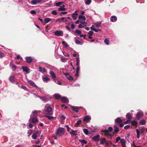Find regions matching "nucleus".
Wrapping results in <instances>:
<instances>
[{
  "instance_id": "f257e3e1",
  "label": "nucleus",
  "mask_w": 147,
  "mask_h": 147,
  "mask_svg": "<svg viewBox=\"0 0 147 147\" xmlns=\"http://www.w3.org/2000/svg\"><path fill=\"white\" fill-rule=\"evenodd\" d=\"M52 110V108L49 104H46L45 107L44 113L46 115H48V113L51 112Z\"/></svg>"
},
{
  "instance_id": "f03ea898",
  "label": "nucleus",
  "mask_w": 147,
  "mask_h": 147,
  "mask_svg": "<svg viewBox=\"0 0 147 147\" xmlns=\"http://www.w3.org/2000/svg\"><path fill=\"white\" fill-rule=\"evenodd\" d=\"M64 134V130L63 128L59 127L57 132V135L58 136H61Z\"/></svg>"
},
{
  "instance_id": "7ed1b4c3",
  "label": "nucleus",
  "mask_w": 147,
  "mask_h": 147,
  "mask_svg": "<svg viewBox=\"0 0 147 147\" xmlns=\"http://www.w3.org/2000/svg\"><path fill=\"white\" fill-rule=\"evenodd\" d=\"M136 131L137 132V137L138 138H139L140 137V133L142 134L145 131V129L143 127L140 129V131L138 130V129H136Z\"/></svg>"
},
{
  "instance_id": "20e7f679",
  "label": "nucleus",
  "mask_w": 147,
  "mask_h": 147,
  "mask_svg": "<svg viewBox=\"0 0 147 147\" xmlns=\"http://www.w3.org/2000/svg\"><path fill=\"white\" fill-rule=\"evenodd\" d=\"M103 132L105 134V135L107 136L111 137L113 135V133L112 134L110 133L108 130H104L103 131Z\"/></svg>"
},
{
  "instance_id": "39448f33",
  "label": "nucleus",
  "mask_w": 147,
  "mask_h": 147,
  "mask_svg": "<svg viewBox=\"0 0 147 147\" xmlns=\"http://www.w3.org/2000/svg\"><path fill=\"white\" fill-rule=\"evenodd\" d=\"M39 111L35 110L33 111L31 115H30L31 117L29 120V121L31 119V118L32 117H35L37 116L38 114L39 113Z\"/></svg>"
},
{
  "instance_id": "423d86ee",
  "label": "nucleus",
  "mask_w": 147,
  "mask_h": 147,
  "mask_svg": "<svg viewBox=\"0 0 147 147\" xmlns=\"http://www.w3.org/2000/svg\"><path fill=\"white\" fill-rule=\"evenodd\" d=\"M81 24L78 26L79 28H82L87 26V23L84 21L81 22Z\"/></svg>"
},
{
  "instance_id": "0eeeda50",
  "label": "nucleus",
  "mask_w": 147,
  "mask_h": 147,
  "mask_svg": "<svg viewBox=\"0 0 147 147\" xmlns=\"http://www.w3.org/2000/svg\"><path fill=\"white\" fill-rule=\"evenodd\" d=\"M54 34L56 36H62L63 35V32L62 30L57 31L55 32Z\"/></svg>"
},
{
  "instance_id": "6e6552de",
  "label": "nucleus",
  "mask_w": 147,
  "mask_h": 147,
  "mask_svg": "<svg viewBox=\"0 0 147 147\" xmlns=\"http://www.w3.org/2000/svg\"><path fill=\"white\" fill-rule=\"evenodd\" d=\"M91 119V117L89 115L86 116L84 118L83 121L84 122H88Z\"/></svg>"
},
{
  "instance_id": "1a4fd4ad",
  "label": "nucleus",
  "mask_w": 147,
  "mask_h": 147,
  "mask_svg": "<svg viewBox=\"0 0 147 147\" xmlns=\"http://www.w3.org/2000/svg\"><path fill=\"white\" fill-rule=\"evenodd\" d=\"M78 15V11H75L74 13L72 14V17L74 20H76L77 17Z\"/></svg>"
},
{
  "instance_id": "9d476101",
  "label": "nucleus",
  "mask_w": 147,
  "mask_h": 147,
  "mask_svg": "<svg viewBox=\"0 0 147 147\" xmlns=\"http://www.w3.org/2000/svg\"><path fill=\"white\" fill-rule=\"evenodd\" d=\"M120 143L122 147H126V142L125 139H122L121 140Z\"/></svg>"
},
{
  "instance_id": "9b49d317",
  "label": "nucleus",
  "mask_w": 147,
  "mask_h": 147,
  "mask_svg": "<svg viewBox=\"0 0 147 147\" xmlns=\"http://www.w3.org/2000/svg\"><path fill=\"white\" fill-rule=\"evenodd\" d=\"M65 5L64 4H63L58 9V10L59 11H64L66 10L65 8Z\"/></svg>"
},
{
  "instance_id": "f8f14e48",
  "label": "nucleus",
  "mask_w": 147,
  "mask_h": 147,
  "mask_svg": "<svg viewBox=\"0 0 147 147\" xmlns=\"http://www.w3.org/2000/svg\"><path fill=\"white\" fill-rule=\"evenodd\" d=\"M61 100L62 102H64L68 103L69 102L68 98L66 97H62L61 99Z\"/></svg>"
},
{
  "instance_id": "ddd939ff",
  "label": "nucleus",
  "mask_w": 147,
  "mask_h": 147,
  "mask_svg": "<svg viewBox=\"0 0 147 147\" xmlns=\"http://www.w3.org/2000/svg\"><path fill=\"white\" fill-rule=\"evenodd\" d=\"M100 136L99 135H97L94 136L92 138V139L95 141H98L99 140Z\"/></svg>"
},
{
  "instance_id": "4468645a",
  "label": "nucleus",
  "mask_w": 147,
  "mask_h": 147,
  "mask_svg": "<svg viewBox=\"0 0 147 147\" xmlns=\"http://www.w3.org/2000/svg\"><path fill=\"white\" fill-rule=\"evenodd\" d=\"M107 143L106 140L104 138H103L100 139V144H105Z\"/></svg>"
},
{
  "instance_id": "2eb2a0df",
  "label": "nucleus",
  "mask_w": 147,
  "mask_h": 147,
  "mask_svg": "<svg viewBox=\"0 0 147 147\" xmlns=\"http://www.w3.org/2000/svg\"><path fill=\"white\" fill-rule=\"evenodd\" d=\"M115 121L116 123H121L123 121L122 120L120 117H117L115 120Z\"/></svg>"
},
{
  "instance_id": "dca6fc26",
  "label": "nucleus",
  "mask_w": 147,
  "mask_h": 147,
  "mask_svg": "<svg viewBox=\"0 0 147 147\" xmlns=\"http://www.w3.org/2000/svg\"><path fill=\"white\" fill-rule=\"evenodd\" d=\"M54 20V19H52L49 18H46L44 19V22L46 23H47L50 21H51Z\"/></svg>"
},
{
  "instance_id": "f3484780",
  "label": "nucleus",
  "mask_w": 147,
  "mask_h": 147,
  "mask_svg": "<svg viewBox=\"0 0 147 147\" xmlns=\"http://www.w3.org/2000/svg\"><path fill=\"white\" fill-rule=\"evenodd\" d=\"M22 69L24 71L26 72L27 73H29V70L27 67L25 66L22 67Z\"/></svg>"
},
{
  "instance_id": "a211bd4d",
  "label": "nucleus",
  "mask_w": 147,
  "mask_h": 147,
  "mask_svg": "<svg viewBox=\"0 0 147 147\" xmlns=\"http://www.w3.org/2000/svg\"><path fill=\"white\" fill-rule=\"evenodd\" d=\"M26 62L28 63H30L32 61V59L30 57H26Z\"/></svg>"
},
{
  "instance_id": "6ab92c4d",
  "label": "nucleus",
  "mask_w": 147,
  "mask_h": 147,
  "mask_svg": "<svg viewBox=\"0 0 147 147\" xmlns=\"http://www.w3.org/2000/svg\"><path fill=\"white\" fill-rule=\"evenodd\" d=\"M111 21L112 22H115L117 20V17L114 16H112L111 17Z\"/></svg>"
},
{
  "instance_id": "aec40b11",
  "label": "nucleus",
  "mask_w": 147,
  "mask_h": 147,
  "mask_svg": "<svg viewBox=\"0 0 147 147\" xmlns=\"http://www.w3.org/2000/svg\"><path fill=\"white\" fill-rule=\"evenodd\" d=\"M28 83L31 86L34 87H37V86L34 83L31 81H28Z\"/></svg>"
},
{
  "instance_id": "412c9836",
  "label": "nucleus",
  "mask_w": 147,
  "mask_h": 147,
  "mask_svg": "<svg viewBox=\"0 0 147 147\" xmlns=\"http://www.w3.org/2000/svg\"><path fill=\"white\" fill-rule=\"evenodd\" d=\"M143 115V113L141 112H138L137 114L136 117L137 118V119H140V117L142 115Z\"/></svg>"
},
{
  "instance_id": "4be33fe9",
  "label": "nucleus",
  "mask_w": 147,
  "mask_h": 147,
  "mask_svg": "<svg viewBox=\"0 0 147 147\" xmlns=\"http://www.w3.org/2000/svg\"><path fill=\"white\" fill-rule=\"evenodd\" d=\"M42 79L44 82H47L49 81L50 80V79L47 77H43Z\"/></svg>"
},
{
  "instance_id": "5701e85b",
  "label": "nucleus",
  "mask_w": 147,
  "mask_h": 147,
  "mask_svg": "<svg viewBox=\"0 0 147 147\" xmlns=\"http://www.w3.org/2000/svg\"><path fill=\"white\" fill-rule=\"evenodd\" d=\"M10 65L12 69L13 70H14L16 69V65H14L12 63H10Z\"/></svg>"
},
{
  "instance_id": "b1692460",
  "label": "nucleus",
  "mask_w": 147,
  "mask_h": 147,
  "mask_svg": "<svg viewBox=\"0 0 147 147\" xmlns=\"http://www.w3.org/2000/svg\"><path fill=\"white\" fill-rule=\"evenodd\" d=\"M126 117L127 119H128L130 120L132 117V116L131 115V114L129 113H127V114L126 115Z\"/></svg>"
},
{
  "instance_id": "393cba45",
  "label": "nucleus",
  "mask_w": 147,
  "mask_h": 147,
  "mask_svg": "<svg viewBox=\"0 0 147 147\" xmlns=\"http://www.w3.org/2000/svg\"><path fill=\"white\" fill-rule=\"evenodd\" d=\"M54 96L57 99H59L61 98V96L59 94H54Z\"/></svg>"
},
{
  "instance_id": "a878e982",
  "label": "nucleus",
  "mask_w": 147,
  "mask_h": 147,
  "mask_svg": "<svg viewBox=\"0 0 147 147\" xmlns=\"http://www.w3.org/2000/svg\"><path fill=\"white\" fill-rule=\"evenodd\" d=\"M50 74L52 76V78L53 79H55L56 78V76L55 73L53 71H51L50 73Z\"/></svg>"
},
{
  "instance_id": "bb28decb",
  "label": "nucleus",
  "mask_w": 147,
  "mask_h": 147,
  "mask_svg": "<svg viewBox=\"0 0 147 147\" xmlns=\"http://www.w3.org/2000/svg\"><path fill=\"white\" fill-rule=\"evenodd\" d=\"M76 132V131L73 130L71 132H70V134L72 136H76L77 134Z\"/></svg>"
},
{
  "instance_id": "cd10ccee",
  "label": "nucleus",
  "mask_w": 147,
  "mask_h": 147,
  "mask_svg": "<svg viewBox=\"0 0 147 147\" xmlns=\"http://www.w3.org/2000/svg\"><path fill=\"white\" fill-rule=\"evenodd\" d=\"M79 141L81 143L82 145H83L84 144H86L87 143V141L84 140H79Z\"/></svg>"
},
{
  "instance_id": "c85d7f7f",
  "label": "nucleus",
  "mask_w": 147,
  "mask_h": 147,
  "mask_svg": "<svg viewBox=\"0 0 147 147\" xmlns=\"http://www.w3.org/2000/svg\"><path fill=\"white\" fill-rule=\"evenodd\" d=\"M39 71L40 72H46V70L45 69V68H42L41 67H39Z\"/></svg>"
},
{
  "instance_id": "c756f323",
  "label": "nucleus",
  "mask_w": 147,
  "mask_h": 147,
  "mask_svg": "<svg viewBox=\"0 0 147 147\" xmlns=\"http://www.w3.org/2000/svg\"><path fill=\"white\" fill-rule=\"evenodd\" d=\"M94 24L96 26L97 28H99L101 25V22H98L94 23Z\"/></svg>"
},
{
  "instance_id": "7c9ffc66",
  "label": "nucleus",
  "mask_w": 147,
  "mask_h": 147,
  "mask_svg": "<svg viewBox=\"0 0 147 147\" xmlns=\"http://www.w3.org/2000/svg\"><path fill=\"white\" fill-rule=\"evenodd\" d=\"M71 108H72V109L73 111H75L77 113L78 112V110L79 109L78 107H71Z\"/></svg>"
},
{
  "instance_id": "2f4dec72",
  "label": "nucleus",
  "mask_w": 147,
  "mask_h": 147,
  "mask_svg": "<svg viewBox=\"0 0 147 147\" xmlns=\"http://www.w3.org/2000/svg\"><path fill=\"white\" fill-rule=\"evenodd\" d=\"M63 3V2H59L56 3V6L57 7H60Z\"/></svg>"
},
{
  "instance_id": "473e14b6",
  "label": "nucleus",
  "mask_w": 147,
  "mask_h": 147,
  "mask_svg": "<svg viewBox=\"0 0 147 147\" xmlns=\"http://www.w3.org/2000/svg\"><path fill=\"white\" fill-rule=\"evenodd\" d=\"M50 116H49L48 115H46V117H47L49 120L53 119V117L51 116V115H52V114H50Z\"/></svg>"
},
{
  "instance_id": "72a5a7b5",
  "label": "nucleus",
  "mask_w": 147,
  "mask_h": 147,
  "mask_svg": "<svg viewBox=\"0 0 147 147\" xmlns=\"http://www.w3.org/2000/svg\"><path fill=\"white\" fill-rule=\"evenodd\" d=\"M78 18L80 19H82L84 21H85L86 20L85 17L82 15L79 16Z\"/></svg>"
},
{
  "instance_id": "f704fd0d",
  "label": "nucleus",
  "mask_w": 147,
  "mask_h": 147,
  "mask_svg": "<svg viewBox=\"0 0 147 147\" xmlns=\"http://www.w3.org/2000/svg\"><path fill=\"white\" fill-rule=\"evenodd\" d=\"M37 135L36 134H34L32 136V138L34 140H36L37 138Z\"/></svg>"
},
{
  "instance_id": "c9c22d12",
  "label": "nucleus",
  "mask_w": 147,
  "mask_h": 147,
  "mask_svg": "<svg viewBox=\"0 0 147 147\" xmlns=\"http://www.w3.org/2000/svg\"><path fill=\"white\" fill-rule=\"evenodd\" d=\"M114 130L115 132L117 133L119 132V128L116 125H115L114 127Z\"/></svg>"
},
{
  "instance_id": "e433bc0d",
  "label": "nucleus",
  "mask_w": 147,
  "mask_h": 147,
  "mask_svg": "<svg viewBox=\"0 0 147 147\" xmlns=\"http://www.w3.org/2000/svg\"><path fill=\"white\" fill-rule=\"evenodd\" d=\"M62 44L63 45V46L65 47L66 48L68 47V44L65 42L64 41H62Z\"/></svg>"
},
{
  "instance_id": "4c0bfd02",
  "label": "nucleus",
  "mask_w": 147,
  "mask_h": 147,
  "mask_svg": "<svg viewBox=\"0 0 147 147\" xmlns=\"http://www.w3.org/2000/svg\"><path fill=\"white\" fill-rule=\"evenodd\" d=\"M32 121L33 123H36L38 122V119L36 117L33 118L32 119Z\"/></svg>"
},
{
  "instance_id": "58836bf2",
  "label": "nucleus",
  "mask_w": 147,
  "mask_h": 147,
  "mask_svg": "<svg viewBox=\"0 0 147 147\" xmlns=\"http://www.w3.org/2000/svg\"><path fill=\"white\" fill-rule=\"evenodd\" d=\"M140 123L141 125H144L146 123V121L145 120H142L140 121Z\"/></svg>"
},
{
  "instance_id": "ea45409f",
  "label": "nucleus",
  "mask_w": 147,
  "mask_h": 147,
  "mask_svg": "<svg viewBox=\"0 0 147 147\" xmlns=\"http://www.w3.org/2000/svg\"><path fill=\"white\" fill-rule=\"evenodd\" d=\"M131 123V124L133 126L136 125L137 124V122L135 120L132 121Z\"/></svg>"
},
{
  "instance_id": "a19ab883",
  "label": "nucleus",
  "mask_w": 147,
  "mask_h": 147,
  "mask_svg": "<svg viewBox=\"0 0 147 147\" xmlns=\"http://www.w3.org/2000/svg\"><path fill=\"white\" fill-rule=\"evenodd\" d=\"M32 133V130H29L28 131V136H30Z\"/></svg>"
},
{
  "instance_id": "79ce46f5",
  "label": "nucleus",
  "mask_w": 147,
  "mask_h": 147,
  "mask_svg": "<svg viewBox=\"0 0 147 147\" xmlns=\"http://www.w3.org/2000/svg\"><path fill=\"white\" fill-rule=\"evenodd\" d=\"M9 80L11 82H14V78L13 76H10V77L9 78Z\"/></svg>"
},
{
  "instance_id": "37998d69",
  "label": "nucleus",
  "mask_w": 147,
  "mask_h": 147,
  "mask_svg": "<svg viewBox=\"0 0 147 147\" xmlns=\"http://www.w3.org/2000/svg\"><path fill=\"white\" fill-rule=\"evenodd\" d=\"M82 123V121L81 120H79L77 121L76 124L75 125V127H76V125H78Z\"/></svg>"
},
{
  "instance_id": "c03bdc74",
  "label": "nucleus",
  "mask_w": 147,
  "mask_h": 147,
  "mask_svg": "<svg viewBox=\"0 0 147 147\" xmlns=\"http://www.w3.org/2000/svg\"><path fill=\"white\" fill-rule=\"evenodd\" d=\"M83 131L85 134L86 135H88V130L86 129H83Z\"/></svg>"
},
{
  "instance_id": "a18cd8bd",
  "label": "nucleus",
  "mask_w": 147,
  "mask_h": 147,
  "mask_svg": "<svg viewBox=\"0 0 147 147\" xmlns=\"http://www.w3.org/2000/svg\"><path fill=\"white\" fill-rule=\"evenodd\" d=\"M61 20L62 22H67V20L66 18L64 17H62L61 18Z\"/></svg>"
},
{
  "instance_id": "49530a36",
  "label": "nucleus",
  "mask_w": 147,
  "mask_h": 147,
  "mask_svg": "<svg viewBox=\"0 0 147 147\" xmlns=\"http://www.w3.org/2000/svg\"><path fill=\"white\" fill-rule=\"evenodd\" d=\"M91 2V0H86L85 2V4L87 5L90 4Z\"/></svg>"
},
{
  "instance_id": "de8ad7c7",
  "label": "nucleus",
  "mask_w": 147,
  "mask_h": 147,
  "mask_svg": "<svg viewBox=\"0 0 147 147\" xmlns=\"http://www.w3.org/2000/svg\"><path fill=\"white\" fill-rule=\"evenodd\" d=\"M37 3V0H32L31 3L32 4L35 5Z\"/></svg>"
},
{
  "instance_id": "09e8293b",
  "label": "nucleus",
  "mask_w": 147,
  "mask_h": 147,
  "mask_svg": "<svg viewBox=\"0 0 147 147\" xmlns=\"http://www.w3.org/2000/svg\"><path fill=\"white\" fill-rule=\"evenodd\" d=\"M104 42L107 45L109 44V41L107 38H106L104 40Z\"/></svg>"
},
{
  "instance_id": "8fccbe9b",
  "label": "nucleus",
  "mask_w": 147,
  "mask_h": 147,
  "mask_svg": "<svg viewBox=\"0 0 147 147\" xmlns=\"http://www.w3.org/2000/svg\"><path fill=\"white\" fill-rule=\"evenodd\" d=\"M67 78L70 80H72L73 79V78L69 75L67 77Z\"/></svg>"
},
{
  "instance_id": "3c124183",
  "label": "nucleus",
  "mask_w": 147,
  "mask_h": 147,
  "mask_svg": "<svg viewBox=\"0 0 147 147\" xmlns=\"http://www.w3.org/2000/svg\"><path fill=\"white\" fill-rule=\"evenodd\" d=\"M77 63L76 65L77 66H79L80 64V60L78 57L76 58Z\"/></svg>"
},
{
  "instance_id": "603ef678",
  "label": "nucleus",
  "mask_w": 147,
  "mask_h": 147,
  "mask_svg": "<svg viewBox=\"0 0 147 147\" xmlns=\"http://www.w3.org/2000/svg\"><path fill=\"white\" fill-rule=\"evenodd\" d=\"M75 43L78 45H81V43L77 39L75 40Z\"/></svg>"
},
{
  "instance_id": "864d4df0",
  "label": "nucleus",
  "mask_w": 147,
  "mask_h": 147,
  "mask_svg": "<svg viewBox=\"0 0 147 147\" xmlns=\"http://www.w3.org/2000/svg\"><path fill=\"white\" fill-rule=\"evenodd\" d=\"M131 121L130 120L128 119L127 121L124 122V123L125 124L129 123H131Z\"/></svg>"
},
{
  "instance_id": "5fc2aeb1",
  "label": "nucleus",
  "mask_w": 147,
  "mask_h": 147,
  "mask_svg": "<svg viewBox=\"0 0 147 147\" xmlns=\"http://www.w3.org/2000/svg\"><path fill=\"white\" fill-rule=\"evenodd\" d=\"M52 14L55 15H56L57 14V11L55 10L53 11L52 12Z\"/></svg>"
},
{
  "instance_id": "6e6d98bb",
  "label": "nucleus",
  "mask_w": 147,
  "mask_h": 147,
  "mask_svg": "<svg viewBox=\"0 0 147 147\" xmlns=\"http://www.w3.org/2000/svg\"><path fill=\"white\" fill-rule=\"evenodd\" d=\"M75 31L76 33L77 34H80L81 33V31L78 30H76Z\"/></svg>"
},
{
  "instance_id": "4d7b16f0",
  "label": "nucleus",
  "mask_w": 147,
  "mask_h": 147,
  "mask_svg": "<svg viewBox=\"0 0 147 147\" xmlns=\"http://www.w3.org/2000/svg\"><path fill=\"white\" fill-rule=\"evenodd\" d=\"M5 56V55L1 52H0V58L3 57Z\"/></svg>"
},
{
  "instance_id": "13d9d810",
  "label": "nucleus",
  "mask_w": 147,
  "mask_h": 147,
  "mask_svg": "<svg viewBox=\"0 0 147 147\" xmlns=\"http://www.w3.org/2000/svg\"><path fill=\"white\" fill-rule=\"evenodd\" d=\"M93 31H89L88 33V34L89 35L92 36L93 35Z\"/></svg>"
},
{
  "instance_id": "bf43d9fd",
  "label": "nucleus",
  "mask_w": 147,
  "mask_h": 147,
  "mask_svg": "<svg viewBox=\"0 0 147 147\" xmlns=\"http://www.w3.org/2000/svg\"><path fill=\"white\" fill-rule=\"evenodd\" d=\"M121 139L120 138V137L119 136V137H118L116 139V142H118V141L119 140H120L121 141Z\"/></svg>"
},
{
  "instance_id": "052dcab7",
  "label": "nucleus",
  "mask_w": 147,
  "mask_h": 147,
  "mask_svg": "<svg viewBox=\"0 0 147 147\" xmlns=\"http://www.w3.org/2000/svg\"><path fill=\"white\" fill-rule=\"evenodd\" d=\"M30 13L32 14H36V12L34 10H31L30 11Z\"/></svg>"
},
{
  "instance_id": "680f3d73",
  "label": "nucleus",
  "mask_w": 147,
  "mask_h": 147,
  "mask_svg": "<svg viewBox=\"0 0 147 147\" xmlns=\"http://www.w3.org/2000/svg\"><path fill=\"white\" fill-rule=\"evenodd\" d=\"M130 126L127 125L125 126V127H124V128L125 129H128V128H130Z\"/></svg>"
},
{
  "instance_id": "e2e57ef3",
  "label": "nucleus",
  "mask_w": 147,
  "mask_h": 147,
  "mask_svg": "<svg viewBox=\"0 0 147 147\" xmlns=\"http://www.w3.org/2000/svg\"><path fill=\"white\" fill-rule=\"evenodd\" d=\"M22 87L23 89H24L25 90H26L27 89V88H26V87L25 86H24L23 85H22Z\"/></svg>"
},
{
  "instance_id": "0e129e2a",
  "label": "nucleus",
  "mask_w": 147,
  "mask_h": 147,
  "mask_svg": "<svg viewBox=\"0 0 147 147\" xmlns=\"http://www.w3.org/2000/svg\"><path fill=\"white\" fill-rule=\"evenodd\" d=\"M61 118L63 120H64L65 119V117L64 115H62L61 117Z\"/></svg>"
},
{
  "instance_id": "69168bd1",
  "label": "nucleus",
  "mask_w": 147,
  "mask_h": 147,
  "mask_svg": "<svg viewBox=\"0 0 147 147\" xmlns=\"http://www.w3.org/2000/svg\"><path fill=\"white\" fill-rule=\"evenodd\" d=\"M79 70H80V67L78 66L76 69V72H77V73L78 72H79Z\"/></svg>"
},
{
  "instance_id": "338daca9",
  "label": "nucleus",
  "mask_w": 147,
  "mask_h": 147,
  "mask_svg": "<svg viewBox=\"0 0 147 147\" xmlns=\"http://www.w3.org/2000/svg\"><path fill=\"white\" fill-rule=\"evenodd\" d=\"M41 99H42L43 101H45L46 100V98L45 97H42L41 98Z\"/></svg>"
},
{
  "instance_id": "774afa93",
  "label": "nucleus",
  "mask_w": 147,
  "mask_h": 147,
  "mask_svg": "<svg viewBox=\"0 0 147 147\" xmlns=\"http://www.w3.org/2000/svg\"><path fill=\"white\" fill-rule=\"evenodd\" d=\"M61 60L63 62H65V59L64 58L61 57Z\"/></svg>"
}]
</instances>
